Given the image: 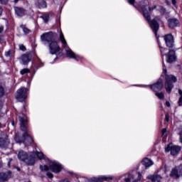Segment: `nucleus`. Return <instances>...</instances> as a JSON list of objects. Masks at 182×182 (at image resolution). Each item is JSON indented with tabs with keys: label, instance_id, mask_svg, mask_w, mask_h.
Here are the masks:
<instances>
[{
	"label": "nucleus",
	"instance_id": "nucleus-1",
	"mask_svg": "<svg viewBox=\"0 0 182 182\" xmlns=\"http://www.w3.org/2000/svg\"><path fill=\"white\" fill-rule=\"evenodd\" d=\"M156 8H157V6H154L152 8H150L147 6V5H144L141 6V10L142 11L143 16L149 22L155 36H157V32L159 31V29L160 28V26L159 25V19H157V18H155L154 19L151 21L150 14H149V12H151V11H154Z\"/></svg>",
	"mask_w": 182,
	"mask_h": 182
},
{
	"label": "nucleus",
	"instance_id": "nucleus-2",
	"mask_svg": "<svg viewBox=\"0 0 182 182\" xmlns=\"http://www.w3.org/2000/svg\"><path fill=\"white\" fill-rule=\"evenodd\" d=\"M59 39L60 42L63 43V48H64L67 58H70V59H75V60H79L80 59V56L75 55V53L72 51L69 46H68V43L65 39V36H63V33L62 31L60 32Z\"/></svg>",
	"mask_w": 182,
	"mask_h": 182
},
{
	"label": "nucleus",
	"instance_id": "nucleus-3",
	"mask_svg": "<svg viewBox=\"0 0 182 182\" xmlns=\"http://www.w3.org/2000/svg\"><path fill=\"white\" fill-rule=\"evenodd\" d=\"M164 72L165 74V89L167 92V93L170 94L171 93V90H173V87H174V85H173V83H176L177 82V77L174 75H167V69L164 68Z\"/></svg>",
	"mask_w": 182,
	"mask_h": 182
},
{
	"label": "nucleus",
	"instance_id": "nucleus-4",
	"mask_svg": "<svg viewBox=\"0 0 182 182\" xmlns=\"http://www.w3.org/2000/svg\"><path fill=\"white\" fill-rule=\"evenodd\" d=\"M49 168L53 173H60V170H62V165L56 161H52L50 162L49 166L48 165L40 166V170L42 171H49Z\"/></svg>",
	"mask_w": 182,
	"mask_h": 182
},
{
	"label": "nucleus",
	"instance_id": "nucleus-5",
	"mask_svg": "<svg viewBox=\"0 0 182 182\" xmlns=\"http://www.w3.org/2000/svg\"><path fill=\"white\" fill-rule=\"evenodd\" d=\"M18 159L21 161H25L27 166H33L35 164V157L32 155L28 156V154L23 150L18 152Z\"/></svg>",
	"mask_w": 182,
	"mask_h": 182
},
{
	"label": "nucleus",
	"instance_id": "nucleus-6",
	"mask_svg": "<svg viewBox=\"0 0 182 182\" xmlns=\"http://www.w3.org/2000/svg\"><path fill=\"white\" fill-rule=\"evenodd\" d=\"M56 36V33L50 31L48 33H46L41 35V42L44 43V45H49V43H51L52 42L56 41L55 39V37Z\"/></svg>",
	"mask_w": 182,
	"mask_h": 182
},
{
	"label": "nucleus",
	"instance_id": "nucleus-7",
	"mask_svg": "<svg viewBox=\"0 0 182 182\" xmlns=\"http://www.w3.org/2000/svg\"><path fill=\"white\" fill-rule=\"evenodd\" d=\"M26 97H28V88L23 87L17 90L16 93V99L18 100V102H23Z\"/></svg>",
	"mask_w": 182,
	"mask_h": 182
},
{
	"label": "nucleus",
	"instance_id": "nucleus-8",
	"mask_svg": "<svg viewBox=\"0 0 182 182\" xmlns=\"http://www.w3.org/2000/svg\"><path fill=\"white\" fill-rule=\"evenodd\" d=\"M48 49L50 55H56V53L60 52V46H59L56 40L48 44Z\"/></svg>",
	"mask_w": 182,
	"mask_h": 182
},
{
	"label": "nucleus",
	"instance_id": "nucleus-9",
	"mask_svg": "<svg viewBox=\"0 0 182 182\" xmlns=\"http://www.w3.org/2000/svg\"><path fill=\"white\" fill-rule=\"evenodd\" d=\"M181 150V146H177V145H171L168 144L167 147L165 149V151L166 153H168V151H171V156H177L180 153V151Z\"/></svg>",
	"mask_w": 182,
	"mask_h": 182
},
{
	"label": "nucleus",
	"instance_id": "nucleus-10",
	"mask_svg": "<svg viewBox=\"0 0 182 182\" xmlns=\"http://www.w3.org/2000/svg\"><path fill=\"white\" fill-rule=\"evenodd\" d=\"M9 146V139L6 134H0V148L6 149Z\"/></svg>",
	"mask_w": 182,
	"mask_h": 182
},
{
	"label": "nucleus",
	"instance_id": "nucleus-11",
	"mask_svg": "<svg viewBox=\"0 0 182 182\" xmlns=\"http://www.w3.org/2000/svg\"><path fill=\"white\" fill-rule=\"evenodd\" d=\"M164 39L168 48H173V46H174V38L171 34L164 36Z\"/></svg>",
	"mask_w": 182,
	"mask_h": 182
},
{
	"label": "nucleus",
	"instance_id": "nucleus-12",
	"mask_svg": "<svg viewBox=\"0 0 182 182\" xmlns=\"http://www.w3.org/2000/svg\"><path fill=\"white\" fill-rule=\"evenodd\" d=\"M151 89L154 92H160L163 89V79L159 78L155 84L151 85Z\"/></svg>",
	"mask_w": 182,
	"mask_h": 182
},
{
	"label": "nucleus",
	"instance_id": "nucleus-13",
	"mask_svg": "<svg viewBox=\"0 0 182 182\" xmlns=\"http://www.w3.org/2000/svg\"><path fill=\"white\" fill-rule=\"evenodd\" d=\"M12 172L9 171L7 172H0V182H6L10 179Z\"/></svg>",
	"mask_w": 182,
	"mask_h": 182
},
{
	"label": "nucleus",
	"instance_id": "nucleus-14",
	"mask_svg": "<svg viewBox=\"0 0 182 182\" xmlns=\"http://www.w3.org/2000/svg\"><path fill=\"white\" fill-rule=\"evenodd\" d=\"M14 9L17 16L22 18V16H25V15H26V9L23 7L14 6Z\"/></svg>",
	"mask_w": 182,
	"mask_h": 182
},
{
	"label": "nucleus",
	"instance_id": "nucleus-15",
	"mask_svg": "<svg viewBox=\"0 0 182 182\" xmlns=\"http://www.w3.org/2000/svg\"><path fill=\"white\" fill-rule=\"evenodd\" d=\"M18 119L21 124V129L23 132H26L28 126V119H26V117H19Z\"/></svg>",
	"mask_w": 182,
	"mask_h": 182
},
{
	"label": "nucleus",
	"instance_id": "nucleus-16",
	"mask_svg": "<svg viewBox=\"0 0 182 182\" xmlns=\"http://www.w3.org/2000/svg\"><path fill=\"white\" fill-rule=\"evenodd\" d=\"M168 25L171 29H174V28L179 26L180 21L177 18H170L168 20Z\"/></svg>",
	"mask_w": 182,
	"mask_h": 182
},
{
	"label": "nucleus",
	"instance_id": "nucleus-17",
	"mask_svg": "<svg viewBox=\"0 0 182 182\" xmlns=\"http://www.w3.org/2000/svg\"><path fill=\"white\" fill-rule=\"evenodd\" d=\"M167 56V60L166 61L168 63H171L176 60V51L173 50H169L168 53L166 54Z\"/></svg>",
	"mask_w": 182,
	"mask_h": 182
},
{
	"label": "nucleus",
	"instance_id": "nucleus-18",
	"mask_svg": "<svg viewBox=\"0 0 182 182\" xmlns=\"http://www.w3.org/2000/svg\"><path fill=\"white\" fill-rule=\"evenodd\" d=\"M31 59H32L31 53H26L21 56V60L23 62V65H28L29 62H31Z\"/></svg>",
	"mask_w": 182,
	"mask_h": 182
},
{
	"label": "nucleus",
	"instance_id": "nucleus-19",
	"mask_svg": "<svg viewBox=\"0 0 182 182\" xmlns=\"http://www.w3.org/2000/svg\"><path fill=\"white\" fill-rule=\"evenodd\" d=\"M169 176L170 177H172V178H179L180 173L178 171V166H176V168H172Z\"/></svg>",
	"mask_w": 182,
	"mask_h": 182
},
{
	"label": "nucleus",
	"instance_id": "nucleus-20",
	"mask_svg": "<svg viewBox=\"0 0 182 182\" xmlns=\"http://www.w3.org/2000/svg\"><path fill=\"white\" fill-rule=\"evenodd\" d=\"M147 178L152 182H160L163 178L160 175H149L147 176Z\"/></svg>",
	"mask_w": 182,
	"mask_h": 182
},
{
	"label": "nucleus",
	"instance_id": "nucleus-21",
	"mask_svg": "<svg viewBox=\"0 0 182 182\" xmlns=\"http://www.w3.org/2000/svg\"><path fill=\"white\" fill-rule=\"evenodd\" d=\"M143 166H145L146 168L148 167H150L151 166H153V161L151 159H149L147 158H144L141 161Z\"/></svg>",
	"mask_w": 182,
	"mask_h": 182
},
{
	"label": "nucleus",
	"instance_id": "nucleus-22",
	"mask_svg": "<svg viewBox=\"0 0 182 182\" xmlns=\"http://www.w3.org/2000/svg\"><path fill=\"white\" fill-rule=\"evenodd\" d=\"M23 139H24V141H28V143H33V139H32V136L28 134V132H24L23 134Z\"/></svg>",
	"mask_w": 182,
	"mask_h": 182
},
{
	"label": "nucleus",
	"instance_id": "nucleus-23",
	"mask_svg": "<svg viewBox=\"0 0 182 182\" xmlns=\"http://www.w3.org/2000/svg\"><path fill=\"white\" fill-rule=\"evenodd\" d=\"M37 6L38 8L42 9V8H46L48 5L46 4V1H45L44 0H39L37 2Z\"/></svg>",
	"mask_w": 182,
	"mask_h": 182
},
{
	"label": "nucleus",
	"instance_id": "nucleus-24",
	"mask_svg": "<svg viewBox=\"0 0 182 182\" xmlns=\"http://www.w3.org/2000/svg\"><path fill=\"white\" fill-rule=\"evenodd\" d=\"M36 156H37L39 160H46V156H45V155L42 152L36 151Z\"/></svg>",
	"mask_w": 182,
	"mask_h": 182
},
{
	"label": "nucleus",
	"instance_id": "nucleus-25",
	"mask_svg": "<svg viewBox=\"0 0 182 182\" xmlns=\"http://www.w3.org/2000/svg\"><path fill=\"white\" fill-rule=\"evenodd\" d=\"M20 28H21L25 35H28V33H31V29L26 28V26L21 25Z\"/></svg>",
	"mask_w": 182,
	"mask_h": 182
},
{
	"label": "nucleus",
	"instance_id": "nucleus-26",
	"mask_svg": "<svg viewBox=\"0 0 182 182\" xmlns=\"http://www.w3.org/2000/svg\"><path fill=\"white\" fill-rule=\"evenodd\" d=\"M155 96H156V97L159 98L161 100H164V92H156L155 93Z\"/></svg>",
	"mask_w": 182,
	"mask_h": 182
},
{
	"label": "nucleus",
	"instance_id": "nucleus-27",
	"mask_svg": "<svg viewBox=\"0 0 182 182\" xmlns=\"http://www.w3.org/2000/svg\"><path fill=\"white\" fill-rule=\"evenodd\" d=\"M16 143H25V139L23 138L21 139V137H19L18 135H16Z\"/></svg>",
	"mask_w": 182,
	"mask_h": 182
},
{
	"label": "nucleus",
	"instance_id": "nucleus-28",
	"mask_svg": "<svg viewBox=\"0 0 182 182\" xmlns=\"http://www.w3.org/2000/svg\"><path fill=\"white\" fill-rule=\"evenodd\" d=\"M159 48H160V50H161V53L162 56H164V55H167L166 53L167 52V48L161 47V45H159Z\"/></svg>",
	"mask_w": 182,
	"mask_h": 182
},
{
	"label": "nucleus",
	"instance_id": "nucleus-29",
	"mask_svg": "<svg viewBox=\"0 0 182 182\" xmlns=\"http://www.w3.org/2000/svg\"><path fill=\"white\" fill-rule=\"evenodd\" d=\"M41 18L44 21V22L46 23L48 21H49V15L44 14L41 16Z\"/></svg>",
	"mask_w": 182,
	"mask_h": 182
},
{
	"label": "nucleus",
	"instance_id": "nucleus-30",
	"mask_svg": "<svg viewBox=\"0 0 182 182\" xmlns=\"http://www.w3.org/2000/svg\"><path fill=\"white\" fill-rule=\"evenodd\" d=\"M21 75H26V73H31V70L24 68L20 71Z\"/></svg>",
	"mask_w": 182,
	"mask_h": 182
},
{
	"label": "nucleus",
	"instance_id": "nucleus-31",
	"mask_svg": "<svg viewBox=\"0 0 182 182\" xmlns=\"http://www.w3.org/2000/svg\"><path fill=\"white\" fill-rule=\"evenodd\" d=\"M12 55H14V52L11 50H9L5 53L6 58H11Z\"/></svg>",
	"mask_w": 182,
	"mask_h": 182
},
{
	"label": "nucleus",
	"instance_id": "nucleus-32",
	"mask_svg": "<svg viewBox=\"0 0 182 182\" xmlns=\"http://www.w3.org/2000/svg\"><path fill=\"white\" fill-rule=\"evenodd\" d=\"M78 181L79 182H89V179H87V178L85 177H80L78 178Z\"/></svg>",
	"mask_w": 182,
	"mask_h": 182
},
{
	"label": "nucleus",
	"instance_id": "nucleus-33",
	"mask_svg": "<svg viewBox=\"0 0 182 182\" xmlns=\"http://www.w3.org/2000/svg\"><path fill=\"white\" fill-rule=\"evenodd\" d=\"M167 10L163 7V6H160V13L161 14V15H164V14H166Z\"/></svg>",
	"mask_w": 182,
	"mask_h": 182
},
{
	"label": "nucleus",
	"instance_id": "nucleus-34",
	"mask_svg": "<svg viewBox=\"0 0 182 182\" xmlns=\"http://www.w3.org/2000/svg\"><path fill=\"white\" fill-rule=\"evenodd\" d=\"M136 174L138 175V177H137V178L134 179L133 182H137V181H140L141 180V173H136Z\"/></svg>",
	"mask_w": 182,
	"mask_h": 182
},
{
	"label": "nucleus",
	"instance_id": "nucleus-35",
	"mask_svg": "<svg viewBox=\"0 0 182 182\" xmlns=\"http://www.w3.org/2000/svg\"><path fill=\"white\" fill-rule=\"evenodd\" d=\"M4 93H5V91L4 90V87H2V85H0V97H2Z\"/></svg>",
	"mask_w": 182,
	"mask_h": 182
},
{
	"label": "nucleus",
	"instance_id": "nucleus-36",
	"mask_svg": "<svg viewBox=\"0 0 182 182\" xmlns=\"http://www.w3.org/2000/svg\"><path fill=\"white\" fill-rule=\"evenodd\" d=\"M18 48L20 50H23V52H25V50H26V47H25V46H23V44L18 45Z\"/></svg>",
	"mask_w": 182,
	"mask_h": 182
},
{
	"label": "nucleus",
	"instance_id": "nucleus-37",
	"mask_svg": "<svg viewBox=\"0 0 182 182\" xmlns=\"http://www.w3.org/2000/svg\"><path fill=\"white\" fill-rule=\"evenodd\" d=\"M130 180H134V175H131L130 178H127L124 179L125 182H130Z\"/></svg>",
	"mask_w": 182,
	"mask_h": 182
},
{
	"label": "nucleus",
	"instance_id": "nucleus-38",
	"mask_svg": "<svg viewBox=\"0 0 182 182\" xmlns=\"http://www.w3.org/2000/svg\"><path fill=\"white\" fill-rule=\"evenodd\" d=\"M9 0H0L1 5H8Z\"/></svg>",
	"mask_w": 182,
	"mask_h": 182
},
{
	"label": "nucleus",
	"instance_id": "nucleus-39",
	"mask_svg": "<svg viewBox=\"0 0 182 182\" xmlns=\"http://www.w3.org/2000/svg\"><path fill=\"white\" fill-rule=\"evenodd\" d=\"M102 180H113V178L112 176L106 177V176H102L101 177Z\"/></svg>",
	"mask_w": 182,
	"mask_h": 182
},
{
	"label": "nucleus",
	"instance_id": "nucleus-40",
	"mask_svg": "<svg viewBox=\"0 0 182 182\" xmlns=\"http://www.w3.org/2000/svg\"><path fill=\"white\" fill-rule=\"evenodd\" d=\"M178 170L179 171V176H182V164L178 166Z\"/></svg>",
	"mask_w": 182,
	"mask_h": 182
},
{
	"label": "nucleus",
	"instance_id": "nucleus-41",
	"mask_svg": "<svg viewBox=\"0 0 182 182\" xmlns=\"http://www.w3.org/2000/svg\"><path fill=\"white\" fill-rule=\"evenodd\" d=\"M46 176H48V178H53V174L50 172H48L46 173Z\"/></svg>",
	"mask_w": 182,
	"mask_h": 182
},
{
	"label": "nucleus",
	"instance_id": "nucleus-42",
	"mask_svg": "<svg viewBox=\"0 0 182 182\" xmlns=\"http://www.w3.org/2000/svg\"><path fill=\"white\" fill-rule=\"evenodd\" d=\"M178 103L179 106H182V97H180Z\"/></svg>",
	"mask_w": 182,
	"mask_h": 182
},
{
	"label": "nucleus",
	"instance_id": "nucleus-43",
	"mask_svg": "<svg viewBox=\"0 0 182 182\" xmlns=\"http://www.w3.org/2000/svg\"><path fill=\"white\" fill-rule=\"evenodd\" d=\"M165 120L166 122H169L170 119L168 117V114H166V116H165Z\"/></svg>",
	"mask_w": 182,
	"mask_h": 182
},
{
	"label": "nucleus",
	"instance_id": "nucleus-44",
	"mask_svg": "<svg viewBox=\"0 0 182 182\" xmlns=\"http://www.w3.org/2000/svg\"><path fill=\"white\" fill-rule=\"evenodd\" d=\"M4 32V26H0V33H2Z\"/></svg>",
	"mask_w": 182,
	"mask_h": 182
},
{
	"label": "nucleus",
	"instance_id": "nucleus-45",
	"mask_svg": "<svg viewBox=\"0 0 182 182\" xmlns=\"http://www.w3.org/2000/svg\"><path fill=\"white\" fill-rule=\"evenodd\" d=\"M129 4H131V5H133L134 4V0H128Z\"/></svg>",
	"mask_w": 182,
	"mask_h": 182
},
{
	"label": "nucleus",
	"instance_id": "nucleus-46",
	"mask_svg": "<svg viewBox=\"0 0 182 182\" xmlns=\"http://www.w3.org/2000/svg\"><path fill=\"white\" fill-rule=\"evenodd\" d=\"M178 94L181 96V97H182V90H181V89L178 90Z\"/></svg>",
	"mask_w": 182,
	"mask_h": 182
},
{
	"label": "nucleus",
	"instance_id": "nucleus-47",
	"mask_svg": "<svg viewBox=\"0 0 182 182\" xmlns=\"http://www.w3.org/2000/svg\"><path fill=\"white\" fill-rule=\"evenodd\" d=\"M167 132V129L166 128H164L162 129V134H164Z\"/></svg>",
	"mask_w": 182,
	"mask_h": 182
},
{
	"label": "nucleus",
	"instance_id": "nucleus-48",
	"mask_svg": "<svg viewBox=\"0 0 182 182\" xmlns=\"http://www.w3.org/2000/svg\"><path fill=\"white\" fill-rule=\"evenodd\" d=\"M11 161H12V159H9V161L8 162V166L11 167Z\"/></svg>",
	"mask_w": 182,
	"mask_h": 182
},
{
	"label": "nucleus",
	"instance_id": "nucleus-49",
	"mask_svg": "<svg viewBox=\"0 0 182 182\" xmlns=\"http://www.w3.org/2000/svg\"><path fill=\"white\" fill-rule=\"evenodd\" d=\"M19 1H22V0H14L13 2H14V4L15 5H16V4H18V2Z\"/></svg>",
	"mask_w": 182,
	"mask_h": 182
},
{
	"label": "nucleus",
	"instance_id": "nucleus-50",
	"mask_svg": "<svg viewBox=\"0 0 182 182\" xmlns=\"http://www.w3.org/2000/svg\"><path fill=\"white\" fill-rule=\"evenodd\" d=\"M0 43H4V38L0 36Z\"/></svg>",
	"mask_w": 182,
	"mask_h": 182
},
{
	"label": "nucleus",
	"instance_id": "nucleus-51",
	"mask_svg": "<svg viewBox=\"0 0 182 182\" xmlns=\"http://www.w3.org/2000/svg\"><path fill=\"white\" fill-rule=\"evenodd\" d=\"M166 105L167 107H170V102L168 101H166Z\"/></svg>",
	"mask_w": 182,
	"mask_h": 182
},
{
	"label": "nucleus",
	"instance_id": "nucleus-52",
	"mask_svg": "<svg viewBox=\"0 0 182 182\" xmlns=\"http://www.w3.org/2000/svg\"><path fill=\"white\" fill-rule=\"evenodd\" d=\"M60 182H70V181H69V179H64L60 181Z\"/></svg>",
	"mask_w": 182,
	"mask_h": 182
},
{
	"label": "nucleus",
	"instance_id": "nucleus-53",
	"mask_svg": "<svg viewBox=\"0 0 182 182\" xmlns=\"http://www.w3.org/2000/svg\"><path fill=\"white\" fill-rule=\"evenodd\" d=\"M2 12H4V9L0 7V16L2 15Z\"/></svg>",
	"mask_w": 182,
	"mask_h": 182
},
{
	"label": "nucleus",
	"instance_id": "nucleus-54",
	"mask_svg": "<svg viewBox=\"0 0 182 182\" xmlns=\"http://www.w3.org/2000/svg\"><path fill=\"white\" fill-rule=\"evenodd\" d=\"M4 164H2V161L0 160V168H2Z\"/></svg>",
	"mask_w": 182,
	"mask_h": 182
},
{
	"label": "nucleus",
	"instance_id": "nucleus-55",
	"mask_svg": "<svg viewBox=\"0 0 182 182\" xmlns=\"http://www.w3.org/2000/svg\"><path fill=\"white\" fill-rule=\"evenodd\" d=\"M172 4H173L174 6H176V0H172Z\"/></svg>",
	"mask_w": 182,
	"mask_h": 182
},
{
	"label": "nucleus",
	"instance_id": "nucleus-56",
	"mask_svg": "<svg viewBox=\"0 0 182 182\" xmlns=\"http://www.w3.org/2000/svg\"><path fill=\"white\" fill-rule=\"evenodd\" d=\"M2 128V124L0 122V129Z\"/></svg>",
	"mask_w": 182,
	"mask_h": 182
},
{
	"label": "nucleus",
	"instance_id": "nucleus-57",
	"mask_svg": "<svg viewBox=\"0 0 182 182\" xmlns=\"http://www.w3.org/2000/svg\"><path fill=\"white\" fill-rule=\"evenodd\" d=\"M18 171H21V168H17Z\"/></svg>",
	"mask_w": 182,
	"mask_h": 182
},
{
	"label": "nucleus",
	"instance_id": "nucleus-58",
	"mask_svg": "<svg viewBox=\"0 0 182 182\" xmlns=\"http://www.w3.org/2000/svg\"><path fill=\"white\" fill-rule=\"evenodd\" d=\"M163 65H164V63Z\"/></svg>",
	"mask_w": 182,
	"mask_h": 182
}]
</instances>
